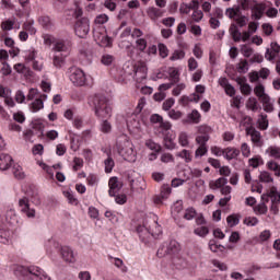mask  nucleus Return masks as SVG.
<instances>
[{
	"instance_id": "6e6552de",
	"label": "nucleus",
	"mask_w": 280,
	"mask_h": 280,
	"mask_svg": "<svg viewBox=\"0 0 280 280\" xmlns=\"http://www.w3.org/2000/svg\"><path fill=\"white\" fill-rule=\"evenodd\" d=\"M127 128L131 135L139 137L145 131V120L140 115L131 114L127 118Z\"/></svg>"
},
{
	"instance_id": "8fccbe9b",
	"label": "nucleus",
	"mask_w": 280,
	"mask_h": 280,
	"mask_svg": "<svg viewBox=\"0 0 280 280\" xmlns=\"http://www.w3.org/2000/svg\"><path fill=\"white\" fill-rule=\"evenodd\" d=\"M226 183H229V179H226L225 177H220L214 182L210 183V187L211 189H222V187L226 186Z\"/></svg>"
},
{
	"instance_id": "4c0bfd02",
	"label": "nucleus",
	"mask_w": 280,
	"mask_h": 280,
	"mask_svg": "<svg viewBox=\"0 0 280 280\" xmlns=\"http://www.w3.org/2000/svg\"><path fill=\"white\" fill-rule=\"evenodd\" d=\"M31 113H38V110H43L45 108V103L42 98H36L28 106Z\"/></svg>"
},
{
	"instance_id": "c756f323",
	"label": "nucleus",
	"mask_w": 280,
	"mask_h": 280,
	"mask_svg": "<svg viewBox=\"0 0 280 280\" xmlns=\"http://www.w3.org/2000/svg\"><path fill=\"white\" fill-rule=\"evenodd\" d=\"M108 259L112 264H114L116 268H118V270H120V272H124V273L128 272V267L126 266V264L121 258L108 256Z\"/></svg>"
},
{
	"instance_id": "5fc2aeb1",
	"label": "nucleus",
	"mask_w": 280,
	"mask_h": 280,
	"mask_svg": "<svg viewBox=\"0 0 280 280\" xmlns=\"http://www.w3.org/2000/svg\"><path fill=\"white\" fill-rule=\"evenodd\" d=\"M266 154L271 159H280V147L271 145L266 150Z\"/></svg>"
},
{
	"instance_id": "412c9836",
	"label": "nucleus",
	"mask_w": 280,
	"mask_h": 280,
	"mask_svg": "<svg viewBox=\"0 0 280 280\" xmlns=\"http://www.w3.org/2000/svg\"><path fill=\"white\" fill-rule=\"evenodd\" d=\"M108 185H109V190H108L109 196H115L116 194H119V190L121 189V187H124V183H121V180H119V178L117 177L109 178Z\"/></svg>"
},
{
	"instance_id": "a19ab883",
	"label": "nucleus",
	"mask_w": 280,
	"mask_h": 280,
	"mask_svg": "<svg viewBox=\"0 0 280 280\" xmlns=\"http://www.w3.org/2000/svg\"><path fill=\"white\" fill-rule=\"evenodd\" d=\"M248 165L249 167L257 170V167H261V165H264V158H261V155H254L248 160Z\"/></svg>"
},
{
	"instance_id": "bb28decb",
	"label": "nucleus",
	"mask_w": 280,
	"mask_h": 280,
	"mask_svg": "<svg viewBox=\"0 0 280 280\" xmlns=\"http://www.w3.org/2000/svg\"><path fill=\"white\" fill-rule=\"evenodd\" d=\"M219 84L224 89V92L230 96L233 97L235 95V88L229 83V79L226 78H220Z\"/></svg>"
},
{
	"instance_id": "f3484780",
	"label": "nucleus",
	"mask_w": 280,
	"mask_h": 280,
	"mask_svg": "<svg viewBox=\"0 0 280 280\" xmlns=\"http://www.w3.org/2000/svg\"><path fill=\"white\" fill-rule=\"evenodd\" d=\"M14 242V232L5 226L0 228V244L10 246Z\"/></svg>"
},
{
	"instance_id": "aec40b11",
	"label": "nucleus",
	"mask_w": 280,
	"mask_h": 280,
	"mask_svg": "<svg viewBox=\"0 0 280 280\" xmlns=\"http://www.w3.org/2000/svg\"><path fill=\"white\" fill-rule=\"evenodd\" d=\"M279 51H280L279 44L272 42L270 44V48H268L265 54L266 60H269V62H272V60H277V57L279 56Z\"/></svg>"
},
{
	"instance_id": "bf43d9fd",
	"label": "nucleus",
	"mask_w": 280,
	"mask_h": 280,
	"mask_svg": "<svg viewBox=\"0 0 280 280\" xmlns=\"http://www.w3.org/2000/svg\"><path fill=\"white\" fill-rule=\"evenodd\" d=\"M38 57V52L35 49L24 51V59L27 62H33Z\"/></svg>"
},
{
	"instance_id": "2f4dec72",
	"label": "nucleus",
	"mask_w": 280,
	"mask_h": 280,
	"mask_svg": "<svg viewBox=\"0 0 280 280\" xmlns=\"http://www.w3.org/2000/svg\"><path fill=\"white\" fill-rule=\"evenodd\" d=\"M65 58H67V55H63L62 52H55L52 56L54 67H56V69H62V67H65Z\"/></svg>"
},
{
	"instance_id": "a211bd4d",
	"label": "nucleus",
	"mask_w": 280,
	"mask_h": 280,
	"mask_svg": "<svg viewBox=\"0 0 280 280\" xmlns=\"http://www.w3.org/2000/svg\"><path fill=\"white\" fill-rule=\"evenodd\" d=\"M230 34L232 35L233 39L237 43L240 40H243V43H246L248 38H250L249 32H243L241 33L240 30L237 28V25L232 24L230 27Z\"/></svg>"
},
{
	"instance_id": "c03bdc74",
	"label": "nucleus",
	"mask_w": 280,
	"mask_h": 280,
	"mask_svg": "<svg viewBox=\"0 0 280 280\" xmlns=\"http://www.w3.org/2000/svg\"><path fill=\"white\" fill-rule=\"evenodd\" d=\"M22 30L27 34H31V36H34V34H36V27H34V20H28L24 22L22 25Z\"/></svg>"
},
{
	"instance_id": "5701e85b",
	"label": "nucleus",
	"mask_w": 280,
	"mask_h": 280,
	"mask_svg": "<svg viewBox=\"0 0 280 280\" xmlns=\"http://www.w3.org/2000/svg\"><path fill=\"white\" fill-rule=\"evenodd\" d=\"M13 161L14 160L12 159V155L1 153L0 154V170H1V172H5L7 170H10V167H12Z\"/></svg>"
},
{
	"instance_id": "b1692460",
	"label": "nucleus",
	"mask_w": 280,
	"mask_h": 280,
	"mask_svg": "<svg viewBox=\"0 0 280 280\" xmlns=\"http://www.w3.org/2000/svg\"><path fill=\"white\" fill-rule=\"evenodd\" d=\"M11 95L12 92L9 89L3 88V85H0V97L4 98V104H7L9 108H14V100L10 97Z\"/></svg>"
},
{
	"instance_id": "de8ad7c7",
	"label": "nucleus",
	"mask_w": 280,
	"mask_h": 280,
	"mask_svg": "<svg viewBox=\"0 0 280 280\" xmlns=\"http://www.w3.org/2000/svg\"><path fill=\"white\" fill-rule=\"evenodd\" d=\"M12 172L15 178L19 180H23L25 178V172L23 171V166L19 164H14L12 167Z\"/></svg>"
},
{
	"instance_id": "7c9ffc66",
	"label": "nucleus",
	"mask_w": 280,
	"mask_h": 280,
	"mask_svg": "<svg viewBox=\"0 0 280 280\" xmlns=\"http://www.w3.org/2000/svg\"><path fill=\"white\" fill-rule=\"evenodd\" d=\"M166 73L172 82V84H176L178 80H180V71L178 68L170 67L166 69Z\"/></svg>"
},
{
	"instance_id": "7ed1b4c3",
	"label": "nucleus",
	"mask_w": 280,
	"mask_h": 280,
	"mask_svg": "<svg viewBox=\"0 0 280 280\" xmlns=\"http://www.w3.org/2000/svg\"><path fill=\"white\" fill-rule=\"evenodd\" d=\"M110 20L107 14L101 13L94 19V30H93V38L95 43L100 45V47H113V39L108 36V32L106 31V23Z\"/></svg>"
},
{
	"instance_id": "338daca9",
	"label": "nucleus",
	"mask_w": 280,
	"mask_h": 280,
	"mask_svg": "<svg viewBox=\"0 0 280 280\" xmlns=\"http://www.w3.org/2000/svg\"><path fill=\"white\" fill-rule=\"evenodd\" d=\"M258 126L260 130H267L268 129V115H260L258 118Z\"/></svg>"
},
{
	"instance_id": "4be33fe9",
	"label": "nucleus",
	"mask_w": 280,
	"mask_h": 280,
	"mask_svg": "<svg viewBox=\"0 0 280 280\" xmlns=\"http://www.w3.org/2000/svg\"><path fill=\"white\" fill-rule=\"evenodd\" d=\"M5 222L7 224H10V226H16L19 224V214H16V210H14V208L7 210Z\"/></svg>"
},
{
	"instance_id": "9d476101",
	"label": "nucleus",
	"mask_w": 280,
	"mask_h": 280,
	"mask_svg": "<svg viewBox=\"0 0 280 280\" xmlns=\"http://www.w3.org/2000/svg\"><path fill=\"white\" fill-rule=\"evenodd\" d=\"M261 200L264 202L271 201L270 211L271 213H279V205H280V194L277 191V188H271L268 194L261 196Z\"/></svg>"
},
{
	"instance_id": "69168bd1",
	"label": "nucleus",
	"mask_w": 280,
	"mask_h": 280,
	"mask_svg": "<svg viewBox=\"0 0 280 280\" xmlns=\"http://www.w3.org/2000/svg\"><path fill=\"white\" fill-rule=\"evenodd\" d=\"M63 196L67 198L69 205H78V199L75 198V195H73V191L63 190Z\"/></svg>"
},
{
	"instance_id": "f03ea898",
	"label": "nucleus",
	"mask_w": 280,
	"mask_h": 280,
	"mask_svg": "<svg viewBox=\"0 0 280 280\" xmlns=\"http://www.w3.org/2000/svg\"><path fill=\"white\" fill-rule=\"evenodd\" d=\"M45 250L47 257L50 259H54L56 257L55 250H58L60 253V257L65 264H75L78 261V252H75L70 246H62L60 245V242H58L56 238L51 237L48 238L45 242Z\"/></svg>"
},
{
	"instance_id": "ddd939ff",
	"label": "nucleus",
	"mask_w": 280,
	"mask_h": 280,
	"mask_svg": "<svg viewBox=\"0 0 280 280\" xmlns=\"http://www.w3.org/2000/svg\"><path fill=\"white\" fill-rule=\"evenodd\" d=\"M74 32L79 38H86L89 32H91V22L89 19L83 18L75 22Z\"/></svg>"
},
{
	"instance_id": "864d4df0",
	"label": "nucleus",
	"mask_w": 280,
	"mask_h": 280,
	"mask_svg": "<svg viewBox=\"0 0 280 280\" xmlns=\"http://www.w3.org/2000/svg\"><path fill=\"white\" fill-rule=\"evenodd\" d=\"M178 143L182 145V148H188L189 147V135L187 132L182 131L178 135Z\"/></svg>"
},
{
	"instance_id": "13d9d810",
	"label": "nucleus",
	"mask_w": 280,
	"mask_h": 280,
	"mask_svg": "<svg viewBox=\"0 0 280 280\" xmlns=\"http://www.w3.org/2000/svg\"><path fill=\"white\" fill-rule=\"evenodd\" d=\"M144 145L149 148V150H152V152H161V144L154 142L152 139L145 140Z\"/></svg>"
},
{
	"instance_id": "4468645a",
	"label": "nucleus",
	"mask_w": 280,
	"mask_h": 280,
	"mask_svg": "<svg viewBox=\"0 0 280 280\" xmlns=\"http://www.w3.org/2000/svg\"><path fill=\"white\" fill-rule=\"evenodd\" d=\"M160 135L164 137V148L166 150H176L178 144H176V132L172 131V129L166 131H160Z\"/></svg>"
},
{
	"instance_id": "1a4fd4ad",
	"label": "nucleus",
	"mask_w": 280,
	"mask_h": 280,
	"mask_svg": "<svg viewBox=\"0 0 280 280\" xmlns=\"http://www.w3.org/2000/svg\"><path fill=\"white\" fill-rule=\"evenodd\" d=\"M117 150L120 156L129 163L137 161V151H135V144L130 140H125L117 144Z\"/></svg>"
},
{
	"instance_id": "a18cd8bd",
	"label": "nucleus",
	"mask_w": 280,
	"mask_h": 280,
	"mask_svg": "<svg viewBox=\"0 0 280 280\" xmlns=\"http://www.w3.org/2000/svg\"><path fill=\"white\" fill-rule=\"evenodd\" d=\"M177 159H183L185 163H191L192 156H191V151L184 149L179 152L176 153Z\"/></svg>"
},
{
	"instance_id": "49530a36",
	"label": "nucleus",
	"mask_w": 280,
	"mask_h": 280,
	"mask_svg": "<svg viewBox=\"0 0 280 280\" xmlns=\"http://www.w3.org/2000/svg\"><path fill=\"white\" fill-rule=\"evenodd\" d=\"M195 235L198 237H207L209 235V226L207 225H196L194 229Z\"/></svg>"
},
{
	"instance_id": "f704fd0d",
	"label": "nucleus",
	"mask_w": 280,
	"mask_h": 280,
	"mask_svg": "<svg viewBox=\"0 0 280 280\" xmlns=\"http://www.w3.org/2000/svg\"><path fill=\"white\" fill-rule=\"evenodd\" d=\"M198 8V1L192 0L191 3H182L179 7L180 14H189L191 10Z\"/></svg>"
},
{
	"instance_id": "79ce46f5",
	"label": "nucleus",
	"mask_w": 280,
	"mask_h": 280,
	"mask_svg": "<svg viewBox=\"0 0 280 280\" xmlns=\"http://www.w3.org/2000/svg\"><path fill=\"white\" fill-rule=\"evenodd\" d=\"M254 93L255 95L260 100V102L265 98V97H269L268 94H266V88L264 86V84L258 83L255 88H254Z\"/></svg>"
},
{
	"instance_id": "473e14b6",
	"label": "nucleus",
	"mask_w": 280,
	"mask_h": 280,
	"mask_svg": "<svg viewBox=\"0 0 280 280\" xmlns=\"http://www.w3.org/2000/svg\"><path fill=\"white\" fill-rule=\"evenodd\" d=\"M147 14L151 19V21H159V19L163 16L164 12L161 9L151 7L147 10Z\"/></svg>"
},
{
	"instance_id": "39448f33",
	"label": "nucleus",
	"mask_w": 280,
	"mask_h": 280,
	"mask_svg": "<svg viewBox=\"0 0 280 280\" xmlns=\"http://www.w3.org/2000/svg\"><path fill=\"white\" fill-rule=\"evenodd\" d=\"M10 270L18 278L27 277V275H33V277H37L40 280H51V277H49L47 272H45V270L36 266L25 267L23 265L13 264L11 265Z\"/></svg>"
},
{
	"instance_id": "20e7f679",
	"label": "nucleus",
	"mask_w": 280,
	"mask_h": 280,
	"mask_svg": "<svg viewBox=\"0 0 280 280\" xmlns=\"http://www.w3.org/2000/svg\"><path fill=\"white\" fill-rule=\"evenodd\" d=\"M88 104L94 108V113L100 119H110L113 117V105L106 96L93 94L89 97Z\"/></svg>"
},
{
	"instance_id": "9b49d317",
	"label": "nucleus",
	"mask_w": 280,
	"mask_h": 280,
	"mask_svg": "<svg viewBox=\"0 0 280 280\" xmlns=\"http://www.w3.org/2000/svg\"><path fill=\"white\" fill-rule=\"evenodd\" d=\"M180 253V244L176 241H170L168 243H164L158 249V257H165L166 255H178Z\"/></svg>"
},
{
	"instance_id": "a878e982",
	"label": "nucleus",
	"mask_w": 280,
	"mask_h": 280,
	"mask_svg": "<svg viewBox=\"0 0 280 280\" xmlns=\"http://www.w3.org/2000/svg\"><path fill=\"white\" fill-rule=\"evenodd\" d=\"M37 165L44 171L46 172V174H48V176L50 178H54V170H60V164H55L52 166H49L47 164H45V162L37 160L36 161Z\"/></svg>"
},
{
	"instance_id": "423d86ee",
	"label": "nucleus",
	"mask_w": 280,
	"mask_h": 280,
	"mask_svg": "<svg viewBox=\"0 0 280 280\" xmlns=\"http://www.w3.org/2000/svg\"><path fill=\"white\" fill-rule=\"evenodd\" d=\"M69 80L74 86H88L91 89L94 84V80L91 74H86L82 69L75 67L69 69Z\"/></svg>"
},
{
	"instance_id": "cd10ccee",
	"label": "nucleus",
	"mask_w": 280,
	"mask_h": 280,
	"mask_svg": "<svg viewBox=\"0 0 280 280\" xmlns=\"http://www.w3.org/2000/svg\"><path fill=\"white\" fill-rule=\"evenodd\" d=\"M246 133L249 135V137L252 138L253 143H255L256 145L261 144V133L259 131H257L255 128L247 127L246 128Z\"/></svg>"
},
{
	"instance_id": "2eb2a0df",
	"label": "nucleus",
	"mask_w": 280,
	"mask_h": 280,
	"mask_svg": "<svg viewBox=\"0 0 280 280\" xmlns=\"http://www.w3.org/2000/svg\"><path fill=\"white\" fill-rule=\"evenodd\" d=\"M151 124H159L158 132H167V130H172V122L167 120H163V116L159 114H153L150 117Z\"/></svg>"
},
{
	"instance_id": "3c124183",
	"label": "nucleus",
	"mask_w": 280,
	"mask_h": 280,
	"mask_svg": "<svg viewBox=\"0 0 280 280\" xmlns=\"http://www.w3.org/2000/svg\"><path fill=\"white\" fill-rule=\"evenodd\" d=\"M260 183H266L269 185L270 183H273L275 178L272 177V174H270L268 171L260 172L258 176Z\"/></svg>"
},
{
	"instance_id": "052dcab7",
	"label": "nucleus",
	"mask_w": 280,
	"mask_h": 280,
	"mask_svg": "<svg viewBox=\"0 0 280 280\" xmlns=\"http://www.w3.org/2000/svg\"><path fill=\"white\" fill-rule=\"evenodd\" d=\"M187 180H191V178H200L202 176V170L200 168H188Z\"/></svg>"
},
{
	"instance_id": "603ef678",
	"label": "nucleus",
	"mask_w": 280,
	"mask_h": 280,
	"mask_svg": "<svg viewBox=\"0 0 280 280\" xmlns=\"http://www.w3.org/2000/svg\"><path fill=\"white\" fill-rule=\"evenodd\" d=\"M211 253H224V246L221 244H218L214 240L209 241L208 244Z\"/></svg>"
},
{
	"instance_id": "58836bf2",
	"label": "nucleus",
	"mask_w": 280,
	"mask_h": 280,
	"mask_svg": "<svg viewBox=\"0 0 280 280\" xmlns=\"http://www.w3.org/2000/svg\"><path fill=\"white\" fill-rule=\"evenodd\" d=\"M223 156L228 161H232V159H237V156H240V150H237L235 148H226V149H224Z\"/></svg>"
},
{
	"instance_id": "ea45409f",
	"label": "nucleus",
	"mask_w": 280,
	"mask_h": 280,
	"mask_svg": "<svg viewBox=\"0 0 280 280\" xmlns=\"http://www.w3.org/2000/svg\"><path fill=\"white\" fill-rule=\"evenodd\" d=\"M68 50H69V47L67 46V44H65V40L58 39L54 44L52 51H55V54H62Z\"/></svg>"
},
{
	"instance_id": "72a5a7b5",
	"label": "nucleus",
	"mask_w": 280,
	"mask_h": 280,
	"mask_svg": "<svg viewBox=\"0 0 280 280\" xmlns=\"http://www.w3.org/2000/svg\"><path fill=\"white\" fill-rule=\"evenodd\" d=\"M260 102L265 113H272L275 110V100L270 98V96H265Z\"/></svg>"
},
{
	"instance_id": "37998d69",
	"label": "nucleus",
	"mask_w": 280,
	"mask_h": 280,
	"mask_svg": "<svg viewBox=\"0 0 280 280\" xmlns=\"http://www.w3.org/2000/svg\"><path fill=\"white\" fill-rule=\"evenodd\" d=\"M240 9H242V7L229 8L225 11V15H228L229 19H233V21H235L236 19H240V15H241Z\"/></svg>"
},
{
	"instance_id": "0e129e2a",
	"label": "nucleus",
	"mask_w": 280,
	"mask_h": 280,
	"mask_svg": "<svg viewBox=\"0 0 280 280\" xmlns=\"http://www.w3.org/2000/svg\"><path fill=\"white\" fill-rule=\"evenodd\" d=\"M228 225L233 228L240 224V215L238 214H231L226 218Z\"/></svg>"
},
{
	"instance_id": "680f3d73",
	"label": "nucleus",
	"mask_w": 280,
	"mask_h": 280,
	"mask_svg": "<svg viewBox=\"0 0 280 280\" xmlns=\"http://www.w3.org/2000/svg\"><path fill=\"white\" fill-rule=\"evenodd\" d=\"M267 167L271 172H275V176H279L280 177V165H279V163H277L275 161H269V162H267Z\"/></svg>"
},
{
	"instance_id": "6e6d98bb",
	"label": "nucleus",
	"mask_w": 280,
	"mask_h": 280,
	"mask_svg": "<svg viewBox=\"0 0 280 280\" xmlns=\"http://www.w3.org/2000/svg\"><path fill=\"white\" fill-rule=\"evenodd\" d=\"M180 211H183V200H177L171 208V213L174 218H177Z\"/></svg>"
},
{
	"instance_id": "f8f14e48",
	"label": "nucleus",
	"mask_w": 280,
	"mask_h": 280,
	"mask_svg": "<svg viewBox=\"0 0 280 280\" xmlns=\"http://www.w3.org/2000/svg\"><path fill=\"white\" fill-rule=\"evenodd\" d=\"M19 209L22 215H25V218H28L30 220H34V218H36V209L32 207V203H30V199L27 197L19 199Z\"/></svg>"
},
{
	"instance_id": "e433bc0d",
	"label": "nucleus",
	"mask_w": 280,
	"mask_h": 280,
	"mask_svg": "<svg viewBox=\"0 0 280 280\" xmlns=\"http://www.w3.org/2000/svg\"><path fill=\"white\" fill-rule=\"evenodd\" d=\"M237 84H240L241 93H243V95H250V93L253 92V89L250 88V85L246 83L245 78L237 79Z\"/></svg>"
},
{
	"instance_id": "c9c22d12",
	"label": "nucleus",
	"mask_w": 280,
	"mask_h": 280,
	"mask_svg": "<svg viewBox=\"0 0 280 280\" xmlns=\"http://www.w3.org/2000/svg\"><path fill=\"white\" fill-rule=\"evenodd\" d=\"M14 25H16V18L8 19L2 21L1 30L2 32H12V30H14Z\"/></svg>"
},
{
	"instance_id": "4d7b16f0",
	"label": "nucleus",
	"mask_w": 280,
	"mask_h": 280,
	"mask_svg": "<svg viewBox=\"0 0 280 280\" xmlns=\"http://www.w3.org/2000/svg\"><path fill=\"white\" fill-rule=\"evenodd\" d=\"M38 23L42 25V27H44V30H51V19H49V16H39Z\"/></svg>"
},
{
	"instance_id": "774afa93",
	"label": "nucleus",
	"mask_w": 280,
	"mask_h": 280,
	"mask_svg": "<svg viewBox=\"0 0 280 280\" xmlns=\"http://www.w3.org/2000/svg\"><path fill=\"white\" fill-rule=\"evenodd\" d=\"M161 163H174V155L168 152H163L160 156Z\"/></svg>"
},
{
	"instance_id": "dca6fc26",
	"label": "nucleus",
	"mask_w": 280,
	"mask_h": 280,
	"mask_svg": "<svg viewBox=\"0 0 280 280\" xmlns=\"http://www.w3.org/2000/svg\"><path fill=\"white\" fill-rule=\"evenodd\" d=\"M132 36V28L130 26H127L121 33H120V39L118 43V47L120 49H130L132 47V42H130L128 38Z\"/></svg>"
},
{
	"instance_id": "c85d7f7f",
	"label": "nucleus",
	"mask_w": 280,
	"mask_h": 280,
	"mask_svg": "<svg viewBox=\"0 0 280 280\" xmlns=\"http://www.w3.org/2000/svg\"><path fill=\"white\" fill-rule=\"evenodd\" d=\"M148 222L149 226L151 225V229H149V231H151V237H159L160 235H162L163 229L161 228V225H159V222H156V220H150Z\"/></svg>"
},
{
	"instance_id": "393cba45",
	"label": "nucleus",
	"mask_w": 280,
	"mask_h": 280,
	"mask_svg": "<svg viewBox=\"0 0 280 280\" xmlns=\"http://www.w3.org/2000/svg\"><path fill=\"white\" fill-rule=\"evenodd\" d=\"M205 91H207V88L202 84H198L195 88V93H192L188 100L189 102H195L196 104H198V101L202 97V95H205Z\"/></svg>"
},
{
	"instance_id": "f257e3e1",
	"label": "nucleus",
	"mask_w": 280,
	"mask_h": 280,
	"mask_svg": "<svg viewBox=\"0 0 280 280\" xmlns=\"http://www.w3.org/2000/svg\"><path fill=\"white\" fill-rule=\"evenodd\" d=\"M145 78H148V66L141 61H138L135 65L131 62L125 63L118 71L116 80L118 84L122 85L128 84L131 82V80H135L138 84H141Z\"/></svg>"
},
{
	"instance_id": "0eeeda50",
	"label": "nucleus",
	"mask_w": 280,
	"mask_h": 280,
	"mask_svg": "<svg viewBox=\"0 0 280 280\" xmlns=\"http://www.w3.org/2000/svg\"><path fill=\"white\" fill-rule=\"evenodd\" d=\"M238 3L241 10H250L252 19H255V21H259L264 14H266V2H259L257 0H240Z\"/></svg>"
},
{
	"instance_id": "09e8293b",
	"label": "nucleus",
	"mask_w": 280,
	"mask_h": 280,
	"mask_svg": "<svg viewBox=\"0 0 280 280\" xmlns=\"http://www.w3.org/2000/svg\"><path fill=\"white\" fill-rule=\"evenodd\" d=\"M254 213H256V215H266V213H268V206H266V201L262 200L260 203L255 206Z\"/></svg>"
},
{
	"instance_id": "e2e57ef3",
	"label": "nucleus",
	"mask_w": 280,
	"mask_h": 280,
	"mask_svg": "<svg viewBox=\"0 0 280 280\" xmlns=\"http://www.w3.org/2000/svg\"><path fill=\"white\" fill-rule=\"evenodd\" d=\"M100 130H101V132L108 135V132H110L113 130V125H110V121H108L107 119L102 120Z\"/></svg>"
},
{
	"instance_id": "6ab92c4d",
	"label": "nucleus",
	"mask_w": 280,
	"mask_h": 280,
	"mask_svg": "<svg viewBox=\"0 0 280 280\" xmlns=\"http://www.w3.org/2000/svg\"><path fill=\"white\" fill-rule=\"evenodd\" d=\"M150 229H152V225H149L148 221L137 226L136 231L142 242H148L152 237Z\"/></svg>"
}]
</instances>
